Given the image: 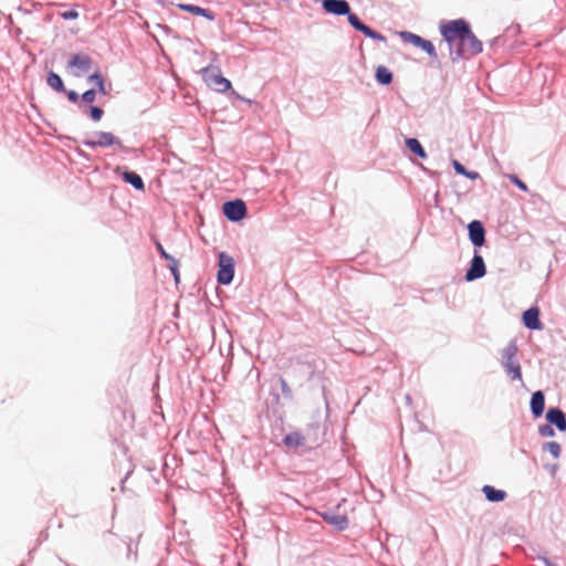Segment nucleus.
Instances as JSON below:
<instances>
[{"label": "nucleus", "instance_id": "5", "mask_svg": "<svg viewBox=\"0 0 566 566\" xmlns=\"http://www.w3.org/2000/svg\"><path fill=\"white\" fill-rule=\"evenodd\" d=\"M234 276V261L224 252L219 253V270L217 274L218 283L228 285Z\"/></svg>", "mask_w": 566, "mask_h": 566}, {"label": "nucleus", "instance_id": "4", "mask_svg": "<svg viewBox=\"0 0 566 566\" xmlns=\"http://www.w3.org/2000/svg\"><path fill=\"white\" fill-rule=\"evenodd\" d=\"M83 144L90 148L123 147L120 139L108 132H94L83 140Z\"/></svg>", "mask_w": 566, "mask_h": 566}, {"label": "nucleus", "instance_id": "19", "mask_svg": "<svg viewBox=\"0 0 566 566\" xmlns=\"http://www.w3.org/2000/svg\"><path fill=\"white\" fill-rule=\"evenodd\" d=\"M178 8L184 10V11H187V12H190V13H193V14H197V15L205 17V18H207L210 21L214 20V14L209 9H205V8L195 6V4H185V3L178 4Z\"/></svg>", "mask_w": 566, "mask_h": 566}, {"label": "nucleus", "instance_id": "11", "mask_svg": "<svg viewBox=\"0 0 566 566\" xmlns=\"http://www.w3.org/2000/svg\"><path fill=\"white\" fill-rule=\"evenodd\" d=\"M323 9L334 15H346L350 6L347 0H322Z\"/></svg>", "mask_w": 566, "mask_h": 566}, {"label": "nucleus", "instance_id": "28", "mask_svg": "<svg viewBox=\"0 0 566 566\" xmlns=\"http://www.w3.org/2000/svg\"><path fill=\"white\" fill-rule=\"evenodd\" d=\"M346 15H347V20H348L349 24H350L355 30H357V31H359V32L365 31V29H366V27H367V25L360 21V19L357 17V14L352 13V12L349 11V13H347Z\"/></svg>", "mask_w": 566, "mask_h": 566}, {"label": "nucleus", "instance_id": "24", "mask_svg": "<svg viewBox=\"0 0 566 566\" xmlns=\"http://www.w3.org/2000/svg\"><path fill=\"white\" fill-rule=\"evenodd\" d=\"M406 146L410 151H412L415 155L419 156L420 158H426L427 153L420 142L417 138H407L406 139Z\"/></svg>", "mask_w": 566, "mask_h": 566}, {"label": "nucleus", "instance_id": "10", "mask_svg": "<svg viewBox=\"0 0 566 566\" xmlns=\"http://www.w3.org/2000/svg\"><path fill=\"white\" fill-rule=\"evenodd\" d=\"M469 239L471 243L480 248L485 243V229L481 221L473 220L468 224Z\"/></svg>", "mask_w": 566, "mask_h": 566}, {"label": "nucleus", "instance_id": "6", "mask_svg": "<svg viewBox=\"0 0 566 566\" xmlns=\"http://www.w3.org/2000/svg\"><path fill=\"white\" fill-rule=\"evenodd\" d=\"M400 38L403 42L411 43L415 46H418L421 50H423L430 56L431 60H433V61L438 60V54H437L436 48L431 41L426 40V39L421 38L420 35L411 33L409 31L400 32Z\"/></svg>", "mask_w": 566, "mask_h": 566}, {"label": "nucleus", "instance_id": "36", "mask_svg": "<svg viewBox=\"0 0 566 566\" xmlns=\"http://www.w3.org/2000/svg\"><path fill=\"white\" fill-rule=\"evenodd\" d=\"M156 248H157V251L159 252L160 256L164 258L165 260H167L168 262L171 261V259H175L174 256H171L170 254H168L164 247L157 242L156 243Z\"/></svg>", "mask_w": 566, "mask_h": 566}, {"label": "nucleus", "instance_id": "18", "mask_svg": "<svg viewBox=\"0 0 566 566\" xmlns=\"http://www.w3.org/2000/svg\"><path fill=\"white\" fill-rule=\"evenodd\" d=\"M482 492L489 502L496 503L502 502L506 499L507 494L503 490L495 489L492 485H484Z\"/></svg>", "mask_w": 566, "mask_h": 566}, {"label": "nucleus", "instance_id": "17", "mask_svg": "<svg viewBox=\"0 0 566 566\" xmlns=\"http://www.w3.org/2000/svg\"><path fill=\"white\" fill-rule=\"evenodd\" d=\"M449 46L450 57L453 62L467 57L465 44L459 39H453L452 42H447Z\"/></svg>", "mask_w": 566, "mask_h": 566}, {"label": "nucleus", "instance_id": "30", "mask_svg": "<svg viewBox=\"0 0 566 566\" xmlns=\"http://www.w3.org/2000/svg\"><path fill=\"white\" fill-rule=\"evenodd\" d=\"M538 433L542 437H553L555 434V431L549 423H545L538 427Z\"/></svg>", "mask_w": 566, "mask_h": 566}, {"label": "nucleus", "instance_id": "8", "mask_svg": "<svg viewBox=\"0 0 566 566\" xmlns=\"http://www.w3.org/2000/svg\"><path fill=\"white\" fill-rule=\"evenodd\" d=\"M222 211L230 221L238 222L245 217L247 206L240 199L231 200L223 203Z\"/></svg>", "mask_w": 566, "mask_h": 566}, {"label": "nucleus", "instance_id": "37", "mask_svg": "<svg viewBox=\"0 0 566 566\" xmlns=\"http://www.w3.org/2000/svg\"><path fill=\"white\" fill-rule=\"evenodd\" d=\"M70 102L76 103L78 101V94L75 91H66L64 92Z\"/></svg>", "mask_w": 566, "mask_h": 566}, {"label": "nucleus", "instance_id": "2", "mask_svg": "<svg viewBox=\"0 0 566 566\" xmlns=\"http://www.w3.org/2000/svg\"><path fill=\"white\" fill-rule=\"evenodd\" d=\"M471 31L469 23L463 19L452 20L440 28L441 35L446 42H452L453 39H463Z\"/></svg>", "mask_w": 566, "mask_h": 566}, {"label": "nucleus", "instance_id": "1", "mask_svg": "<svg viewBox=\"0 0 566 566\" xmlns=\"http://www.w3.org/2000/svg\"><path fill=\"white\" fill-rule=\"evenodd\" d=\"M518 348L515 340H511L501 349V366L511 380L522 381L521 364L517 357Z\"/></svg>", "mask_w": 566, "mask_h": 566}, {"label": "nucleus", "instance_id": "38", "mask_svg": "<svg viewBox=\"0 0 566 566\" xmlns=\"http://www.w3.org/2000/svg\"><path fill=\"white\" fill-rule=\"evenodd\" d=\"M545 566H557L556 564L552 563L547 557H541L539 558Z\"/></svg>", "mask_w": 566, "mask_h": 566}, {"label": "nucleus", "instance_id": "3", "mask_svg": "<svg viewBox=\"0 0 566 566\" xmlns=\"http://www.w3.org/2000/svg\"><path fill=\"white\" fill-rule=\"evenodd\" d=\"M201 73L207 85L216 92L224 93L231 88V82L223 77L218 69L205 67Z\"/></svg>", "mask_w": 566, "mask_h": 566}, {"label": "nucleus", "instance_id": "32", "mask_svg": "<svg viewBox=\"0 0 566 566\" xmlns=\"http://www.w3.org/2000/svg\"><path fill=\"white\" fill-rule=\"evenodd\" d=\"M81 98H82V102L91 104L96 98V91L87 90L82 94Z\"/></svg>", "mask_w": 566, "mask_h": 566}, {"label": "nucleus", "instance_id": "16", "mask_svg": "<svg viewBox=\"0 0 566 566\" xmlns=\"http://www.w3.org/2000/svg\"><path fill=\"white\" fill-rule=\"evenodd\" d=\"M545 409V396L541 390L535 391L531 397V411L534 417H541Z\"/></svg>", "mask_w": 566, "mask_h": 566}, {"label": "nucleus", "instance_id": "15", "mask_svg": "<svg viewBox=\"0 0 566 566\" xmlns=\"http://www.w3.org/2000/svg\"><path fill=\"white\" fill-rule=\"evenodd\" d=\"M463 43L465 44V55L472 56L482 52L483 45L482 42L474 35L472 31L467 34L463 39Z\"/></svg>", "mask_w": 566, "mask_h": 566}, {"label": "nucleus", "instance_id": "12", "mask_svg": "<svg viewBox=\"0 0 566 566\" xmlns=\"http://www.w3.org/2000/svg\"><path fill=\"white\" fill-rule=\"evenodd\" d=\"M319 515L327 524L334 526L337 531H344L348 527V518L344 514L328 510L319 513Z\"/></svg>", "mask_w": 566, "mask_h": 566}, {"label": "nucleus", "instance_id": "9", "mask_svg": "<svg viewBox=\"0 0 566 566\" xmlns=\"http://www.w3.org/2000/svg\"><path fill=\"white\" fill-rule=\"evenodd\" d=\"M486 273V266L482 255L475 251L470 262V266L465 272V280L472 282L483 277Z\"/></svg>", "mask_w": 566, "mask_h": 566}, {"label": "nucleus", "instance_id": "34", "mask_svg": "<svg viewBox=\"0 0 566 566\" xmlns=\"http://www.w3.org/2000/svg\"><path fill=\"white\" fill-rule=\"evenodd\" d=\"M510 180L512 184H514L517 188H520L522 191H527V186L524 181H522L517 176L511 175Z\"/></svg>", "mask_w": 566, "mask_h": 566}, {"label": "nucleus", "instance_id": "39", "mask_svg": "<svg viewBox=\"0 0 566 566\" xmlns=\"http://www.w3.org/2000/svg\"><path fill=\"white\" fill-rule=\"evenodd\" d=\"M281 384H282V390H283V392H285V390L287 389V385H286L285 380L281 379Z\"/></svg>", "mask_w": 566, "mask_h": 566}, {"label": "nucleus", "instance_id": "29", "mask_svg": "<svg viewBox=\"0 0 566 566\" xmlns=\"http://www.w3.org/2000/svg\"><path fill=\"white\" fill-rule=\"evenodd\" d=\"M361 33H364L366 36H368V38H370L373 40L379 41V42H384L385 43L387 41L385 35H382L381 33L373 30L368 25L366 27L365 31H363Z\"/></svg>", "mask_w": 566, "mask_h": 566}, {"label": "nucleus", "instance_id": "21", "mask_svg": "<svg viewBox=\"0 0 566 566\" xmlns=\"http://www.w3.org/2000/svg\"><path fill=\"white\" fill-rule=\"evenodd\" d=\"M375 77H376L377 82L381 85H388L392 82L391 71L384 65H379L376 69Z\"/></svg>", "mask_w": 566, "mask_h": 566}, {"label": "nucleus", "instance_id": "20", "mask_svg": "<svg viewBox=\"0 0 566 566\" xmlns=\"http://www.w3.org/2000/svg\"><path fill=\"white\" fill-rule=\"evenodd\" d=\"M120 176L125 182L132 185L136 190L145 189V184L142 177L135 171L124 170Z\"/></svg>", "mask_w": 566, "mask_h": 566}, {"label": "nucleus", "instance_id": "7", "mask_svg": "<svg viewBox=\"0 0 566 566\" xmlns=\"http://www.w3.org/2000/svg\"><path fill=\"white\" fill-rule=\"evenodd\" d=\"M93 60L87 54H74L67 62V70L75 77L84 76L92 67Z\"/></svg>", "mask_w": 566, "mask_h": 566}, {"label": "nucleus", "instance_id": "25", "mask_svg": "<svg viewBox=\"0 0 566 566\" xmlns=\"http://www.w3.org/2000/svg\"><path fill=\"white\" fill-rule=\"evenodd\" d=\"M452 166H453V169L455 170L457 174L459 175H462V176H465L468 177L469 179H478L479 178V172L476 171H470L468 170L460 161L458 160H453L452 163Z\"/></svg>", "mask_w": 566, "mask_h": 566}, {"label": "nucleus", "instance_id": "27", "mask_svg": "<svg viewBox=\"0 0 566 566\" xmlns=\"http://www.w3.org/2000/svg\"><path fill=\"white\" fill-rule=\"evenodd\" d=\"M543 450L549 452L554 459H558L562 452L560 444L556 441H548L543 444Z\"/></svg>", "mask_w": 566, "mask_h": 566}, {"label": "nucleus", "instance_id": "26", "mask_svg": "<svg viewBox=\"0 0 566 566\" xmlns=\"http://www.w3.org/2000/svg\"><path fill=\"white\" fill-rule=\"evenodd\" d=\"M87 81L90 83L95 84L99 93H102L104 95L107 94L106 88H105L104 78H103V76L101 75L99 72H95L92 75H90L87 77Z\"/></svg>", "mask_w": 566, "mask_h": 566}, {"label": "nucleus", "instance_id": "35", "mask_svg": "<svg viewBox=\"0 0 566 566\" xmlns=\"http://www.w3.org/2000/svg\"><path fill=\"white\" fill-rule=\"evenodd\" d=\"M60 17L64 20H74L78 17V12L75 9H71L60 13Z\"/></svg>", "mask_w": 566, "mask_h": 566}, {"label": "nucleus", "instance_id": "14", "mask_svg": "<svg viewBox=\"0 0 566 566\" xmlns=\"http://www.w3.org/2000/svg\"><path fill=\"white\" fill-rule=\"evenodd\" d=\"M546 420L549 424L556 426L559 431H566V415L559 408H549L546 412Z\"/></svg>", "mask_w": 566, "mask_h": 566}, {"label": "nucleus", "instance_id": "33", "mask_svg": "<svg viewBox=\"0 0 566 566\" xmlns=\"http://www.w3.org/2000/svg\"><path fill=\"white\" fill-rule=\"evenodd\" d=\"M168 268L171 271V274L174 275L176 282H178L179 281L178 261L176 259H171V261L168 262Z\"/></svg>", "mask_w": 566, "mask_h": 566}, {"label": "nucleus", "instance_id": "31", "mask_svg": "<svg viewBox=\"0 0 566 566\" xmlns=\"http://www.w3.org/2000/svg\"><path fill=\"white\" fill-rule=\"evenodd\" d=\"M103 114H104V112L101 107H98V106L90 107V116L94 122L101 120Z\"/></svg>", "mask_w": 566, "mask_h": 566}, {"label": "nucleus", "instance_id": "23", "mask_svg": "<svg viewBox=\"0 0 566 566\" xmlns=\"http://www.w3.org/2000/svg\"><path fill=\"white\" fill-rule=\"evenodd\" d=\"M46 84L56 92H65V86L61 76L54 72H50L48 74Z\"/></svg>", "mask_w": 566, "mask_h": 566}, {"label": "nucleus", "instance_id": "13", "mask_svg": "<svg viewBox=\"0 0 566 566\" xmlns=\"http://www.w3.org/2000/svg\"><path fill=\"white\" fill-rule=\"evenodd\" d=\"M523 323L525 327L533 331H539L543 328V324L539 319V310L535 306L530 307L523 313Z\"/></svg>", "mask_w": 566, "mask_h": 566}, {"label": "nucleus", "instance_id": "22", "mask_svg": "<svg viewBox=\"0 0 566 566\" xmlns=\"http://www.w3.org/2000/svg\"><path fill=\"white\" fill-rule=\"evenodd\" d=\"M285 446L295 448L305 444V437L297 431L286 434L283 439Z\"/></svg>", "mask_w": 566, "mask_h": 566}]
</instances>
